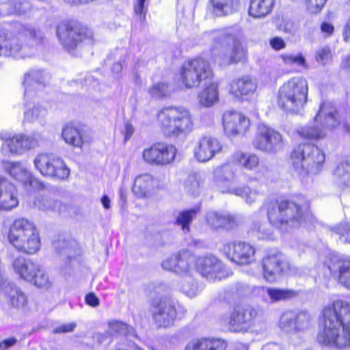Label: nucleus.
<instances>
[{
    "label": "nucleus",
    "mask_w": 350,
    "mask_h": 350,
    "mask_svg": "<svg viewBox=\"0 0 350 350\" xmlns=\"http://www.w3.org/2000/svg\"><path fill=\"white\" fill-rule=\"evenodd\" d=\"M317 340L338 348L350 346V306L347 302L336 300L324 308Z\"/></svg>",
    "instance_id": "obj_1"
},
{
    "label": "nucleus",
    "mask_w": 350,
    "mask_h": 350,
    "mask_svg": "<svg viewBox=\"0 0 350 350\" xmlns=\"http://www.w3.org/2000/svg\"><path fill=\"white\" fill-rule=\"evenodd\" d=\"M250 124V120L239 111L229 110L223 115L224 129L228 136L244 135Z\"/></svg>",
    "instance_id": "obj_18"
},
{
    "label": "nucleus",
    "mask_w": 350,
    "mask_h": 350,
    "mask_svg": "<svg viewBox=\"0 0 350 350\" xmlns=\"http://www.w3.org/2000/svg\"><path fill=\"white\" fill-rule=\"evenodd\" d=\"M336 232L342 237H347L345 241L350 243V223L341 224L336 227Z\"/></svg>",
    "instance_id": "obj_62"
},
{
    "label": "nucleus",
    "mask_w": 350,
    "mask_h": 350,
    "mask_svg": "<svg viewBox=\"0 0 350 350\" xmlns=\"http://www.w3.org/2000/svg\"><path fill=\"white\" fill-rule=\"evenodd\" d=\"M108 333L112 336H130L133 334V327L119 321H112L108 323Z\"/></svg>",
    "instance_id": "obj_48"
},
{
    "label": "nucleus",
    "mask_w": 350,
    "mask_h": 350,
    "mask_svg": "<svg viewBox=\"0 0 350 350\" xmlns=\"http://www.w3.org/2000/svg\"><path fill=\"white\" fill-rule=\"evenodd\" d=\"M253 146L260 151L274 154L282 148V137L281 135L265 124H260Z\"/></svg>",
    "instance_id": "obj_12"
},
{
    "label": "nucleus",
    "mask_w": 350,
    "mask_h": 350,
    "mask_svg": "<svg viewBox=\"0 0 350 350\" xmlns=\"http://www.w3.org/2000/svg\"><path fill=\"white\" fill-rule=\"evenodd\" d=\"M320 124L314 121L313 125H307L300 128L297 132L303 138L319 139L324 137L326 135L325 130L321 126Z\"/></svg>",
    "instance_id": "obj_46"
},
{
    "label": "nucleus",
    "mask_w": 350,
    "mask_h": 350,
    "mask_svg": "<svg viewBox=\"0 0 350 350\" xmlns=\"http://www.w3.org/2000/svg\"><path fill=\"white\" fill-rule=\"evenodd\" d=\"M0 287L4 292L7 301L12 307L20 309L27 305L28 299L26 294L14 284L2 277L0 280Z\"/></svg>",
    "instance_id": "obj_22"
},
{
    "label": "nucleus",
    "mask_w": 350,
    "mask_h": 350,
    "mask_svg": "<svg viewBox=\"0 0 350 350\" xmlns=\"http://www.w3.org/2000/svg\"><path fill=\"white\" fill-rule=\"evenodd\" d=\"M180 288L184 294L191 297L196 296L200 291V287L197 282L193 279L192 275L182 278Z\"/></svg>",
    "instance_id": "obj_49"
},
{
    "label": "nucleus",
    "mask_w": 350,
    "mask_h": 350,
    "mask_svg": "<svg viewBox=\"0 0 350 350\" xmlns=\"http://www.w3.org/2000/svg\"><path fill=\"white\" fill-rule=\"evenodd\" d=\"M180 76L184 85L192 88L201 83L206 84L210 82L213 73L208 62L202 58H196L183 64Z\"/></svg>",
    "instance_id": "obj_10"
},
{
    "label": "nucleus",
    "mask_w": 350,
    "mask_h": 350,
    "mask_svg": "<svg viewBox=\"0 0 350 350\" xmlns=\"http://www.w3.org/2000/svg\"><path fill=\"white\" fill-rule=\"evenodd\" d=\"M220 321L230 332H242L247 329L248 319L245 317L244 308L240 306L234 308L229 314L222 316Z\"/></svg>",
    "instance_id": "obj_26"
},
{
    "label": "nucleus",
    "mask_w": 350,
    "mask_h": 350,
    "mask_svg": "<svg viewBox=\"0 0 350 350\" xmlns=\"http://www.w3.org/2000/svg\"><path fill=\"white\" fill-rule=\"evenodd\" d=\"M202 183V178L199 174L190 175L185 183V187L189 193L193 195L198 193Z\"/></svg>",
    "instance_id": "obj_52"
},
{
    "label": "nucleus",
    "mask_w": 350,
    "mask_h": 350,
    "mask_svg": "<svg viewBox=\"0 0 350 350\" xmlns=\"http://www.w3.org/2000/svg\"><path fill=\"white\" fill-rule=\"evenodd\" d=\"M222 150L220 142L212 137L205 136L200 138L193 150L195 158L200 162H206L213 159L216 154Z\"/></svg>",
    "instance_id": "obj_19"
},
{
    "label": "nucleus",
    "mask_w": 350,
    "mask_h": 350,
    "mask_svg": "<svg viewBox=\"0 0 350 350\" xmlns=\"http://www.w3.org/2000/svg\"><path fill=\"white\" fill-rule=\"evenodd\" d=\"M308 93V82L305 79L292 78L280 88L278 105L286 112L298 113L307 102Z\"/></svg>",
    "instance_id": "obj_7"
},
{
    "label": "nucleus",
    "mask_w": 350,
    "mask_h": 350,
    "mask_svg": "<svg viewBox=\"0 0 350 350\" xmlns=\"http://www.w3.org/2000/svg\"><path fill=\"white\" fill-rule=\"evenodd\" d=\"M8 237L18 251L33 254L40 248L39 231L33 222L26 219H16L10 227Z\"/></svg>",
    "instance_id": "obj_6"
},
{
    "label": "nucleus",
    "mask_w": 350,
    "mask_h": 350,
    "mask_svg": "<svg viewBox=\"0 0 350 350\" xmlns=\"http://www.w3.org/2000/svg\"><path fill=\"white\" fill-rule=\"evenodd\" d=\"M47 79L48 75L40 70H31L27 74L23 82L25 97L28 98L30 96H33L34 90L44 86Z\"/></svg>",
    "instance_id": "obj_31"
},
{
    "label": "nucleus",
    "mask_w": 350,
    "mask_h": 350,
    "mask_svg": "<svg viewBox=\"0 0 350 350\" xmlns=\"http://www.w3.org/2000/svg\"><path fill=\"white\" fill-rule=\"evenodd\" d=\"M232 161L246 170H254L259 165V158L254 153L234 152L231 157Z\"/></svg>",
    "instance_id": "obj_43"
},
{
    "label": "nucleus",
    "mask_w": 350,
    "mask_h": 350,
    "mask_svg": "<svg viewBox=\"0 0 350 350\" xmlns=\"http://www.w3.org/2000/svg\"><path fill=\"white\" fill-rule=\"evenodd\" d=\"M256 88V81L252 77L247 75L234 80L230 84V92L234 96L239 98L253 94Z\"/></svg>",
    "instance_id": "obj_30"
},
{
    "label": "nucleus",
    "mask_w": 350,
    "mask_h": 350,
    "mask_svg": "<svg viewBox=\"0 0 350 350\" xmlns=\"http://www.w3.org/2000/svg\"><path fill=\"white\" fill-rule=\"evenodd\" d=\"M31 96L28 98L25 97L24 120L29 122L42 121L47 115V109L39 104H36L35 102L31 103Z\"/></svg>",
    "instance_id": "obj_35"
},
{
    "label": "nucleus",
    "mask_w": 350,
    "mask_h": 350,
    "mask_svg": "<svg viewBox=\"0 0 350 350\" xmlns=\"http://www.w3.org/2000/svg\"><path fill=\"white\" fill-rule=\"evenodd\" d=\"M325 161L322 150L310 144L297 146L291 154L292 167L300 176L319 173Z\"/></svg>",
    "instance_id": "obj_8"
},
{
    "label": "nucleus",
    "mask_w": 350,
    "mask_h": 350,
    "mask_svg": "<svg viewBox=\"0 0 350 350\" xmlns=\"http://www.w3.org/2000/svg\"><path fill=\"white\" fill-rule=\"evenodd\" d=\"M57 35L62 45L68 50L74 49L79 42L87 38L83 31L77 28H72L64 23L60 24L57 27Z\"/></svg>",
    "instance_id": "obj_24"
},
{
    "label": "nucleus",
    "mask_w": 350,
    "mask_h": 350,
    "mask_svg": "<svg viewBox=\"0 0 350 350\" xmlns=\"http://www.w3.org/2000/svg\"><path fill=\"white\" fill-rule=\"evenodd\" d=\"M196 256L187 250H183L162 262L164 269L183 275H192L196 270Z\"/></svg>",
    "instance_id": "obj_13"
},
{
    "label": "nucleus",
    "mask_w": 350,
    "mask_h": 350,
    "mask_svg": "<svg viewBox=\"0 0 350 350\" xmlns=\"http://www.w3.org/2000/svg\"><path fill=\"white\" fill-rule=\"evenodd\" d=\"M153 318L159 327H168L174 321L176 312L172 303L164 299L154 304L152 309Z\"/></svg>",
    "instance_id": "obj_21"
},
{
    "label": "nucleus",
    "mask_w": 350,
    "mask_h": 350,
    "mask_svg": "<svg viewBox=\"0 0 350 350\" xmlns=\"http://www.w3.org/2000/svg\"><path fill=\"white\" fill-rule=\"evenodd\" d=\"M42 139V136L39 133L33 134L31 136H25L21 135V144L23 151L25 150L33 148L38 145L39 141Z\"/></svg>",
    "instance_id": "obj_53"
},
{
    "label": "nucleus",
    "mask_w": 350,
    "mask_h": 350,
    "mask_svg": "<svg viewBox=\"0 0 350 350\" xmlns=\"http://www.w3.org/2000/svg\"><path fill=\"white\" fill-rule=\"evenodd\" d=\"M262 275L265 280L273 283L290 269L289 262L281 254H269L262 260Z\"/></svg>",
    "instance_id": "obj_16"
},
{
    "label": "nucleus",
    "mask_w": 350,
    "mask_h": 350,
    "mask_svg": "<svg viewBox=\"0 0 350 350\" xmlns=\"http://www.w3.org/2000/svg\"><path fill=\"white\" fill-rule=\"evenodd\" d=\"M278 29L290 35H294L297 31V25L290 20H283L278 25Z\"/></svg>",
    "instance_id": "obj_55"
},
{
    "label": "nucleus",
    "mask_w": 350,
    "mask_h": 350,
    "mask_svg": "<svg viewBox=\"0 0 350 350\" xmlns=\"http://www.w3.org/2000/svg\"><path fill=\"white\" fill-rule=\"evenodd\" d=\"M281 57L286 64H295L305 69L308 68L305 57L301 53L282 55Z\"/></svg>",
    "instance_id": "obj_51"
},
{
    "label": "nucleus",
    "mask_w": 350,
    "mask_h": 350,
    "mask_svg": "<svg viewBox=\"0 0 350 350\" xmlns=\"http://www.w3.org/2000/svg\"><path fill=\"white\" fill-rule=\"evenodd\" d=\"M0 139L5 140L1 146V151L5 155L10 153L21 154L23 149L21 144V135H17L12 137L11 134L8 132H1Z\"/></svg>",
    "instance_id": "obj_41"
},
{
    "label": "nucleus",
    "mask_w": 350,
    "mask_h": 350,
    "mask_svg": "<svg viewBox=\"0 0 350 350\" xmlns=\"http://www.w3.org/2000/svg\"><path fill=\"white\" fill-rule=\"evenodd\" d=\"M213 40L216 61L222 66L238 63L244 59L247 51L239 38L230 30H217L206 33Z\"/></svg>",
    "instance_id": "obj_4"
},
{
    "label": "nucleus",
    "mask_w": 350,
    "mask_h": 350,
    "mask_svg": "<svg viewBox=\"0 0 350 350\" xmlns=\"http://www.w3.org/2000/svg\"><path fill=\"white\" fill-rule=\"evenodd\" d=\"M221 193H228L241 197L246 204L252 205L255 203L261 196L260 191L252 189L247 185L239 187H228L221 188Z\"/></svg>",
    "instance_id": "obj_33"
},
{
    "label": "nucleus",
    "mask_w": 350,
    "mask_h": 350,
    "mask_svg": "<svg viewBox=\"0 0 350 350\" xmlns=\"http://www.w3.org/2000/svg\"><path fill=\"white\" fill-rule=\"evenodd\" d=\"M314 122L325 129H331L340 124V119L335 107L329 102H323L314 117Z\"/></svg>",
    "instance_id": "obj_25"
},
{
    "label": "nucleus",
    "mask_w": 350,
    "mask_h": 350,
    "mask_svg": "<svg viewBox=\"0 0 350 350\" xmlns=\"http://www.w3.org/2000/svg\"><path fill=\"white\" fill-rule=\"evenodd\" d=\"M155 183V179L150 174H140L135 178L133 192L139 198L145 197L150 192Z\"/></svg>",
    "instance_id": "obj_36"
},
{
    "label": "nucleus",
    "mask_w": 350,
    "mask_h": 350,
    "mask_svg": "<svg viewBox=\"0 0 350 350\" xmlns=\"http://www.w3.org/2000/svg\"><path fill=\"white\" fill-rule=\"evenodd\" d=\"M227 343L224 340L213 337H202L188 342L185 350H226Z\"/></svg>",
    "instance_id": "obj_29"
},
{
    "label": "nucleus",
    "mask_w": 350,
    "mask_h": 350,
    "mask_svg": "<svg viewBox=\"0 0 350 350\" xmlns=\"http://www.w3.org/2000/svg\"><path fill=\"white\" fill-rule=\"evenodd\" d=\"M35 207L44 212L59 213L64 211L66 205L49 196H38L33 202Z\"/></svg>",
    "instance_id": "obj_37"
},
{
    "label": "nucleus",
    "mask_w": 350,
    "mask_h": 350,
    "mask_svg": "<svg viewBox=\"0 0 350 350\" xmlns=\"http://www.w3.org/2000/svg\"><path fill=\"white\" fill-rule=\"evenodd\" d=\"M297 312L286 311L282 313L280 319V328L286 332L297 330V322L295 321Z\"/></svg>",
    "instance_id": "obj_47"
},
{
    "label": "nucleus",
    "mask_w": 350,
    "mask_h": 350,
    "mask_svg": "<svg viewBox=\"0 0 350 350\" xmlns=\"http://www.w3.org/2000/svg\"><path fill=\"white\" fill-rule=\"evenodd\" d=\"M204 86L198 95L199 103L203 107H209L218 100V85L212 79Z\"/></svg>",
    "instance_id": "obj_39"
},
{
    "label": "nucleus",
    "mask_w": 350,
    "mask_h": 350,
    "mask_svg": "<svg viewBox=\"0 0 350 350\" xmlns=\"http://www.w3.org/2000/svg\"><path fill=\"white\" fill-rule=\"evenodd\" d=\"M275 0H250L248 14L254 18H264L274 7Z\"/></svg>",
    "instance_id": "obj_38"
},
{
    "label": "nucleus",
    "mask_w": 350,
    "mask_h": 350,
    "mask_svg": "<svg viewBox=\"0 0 350 350\" xmlns=\"http://www.w3.org/2000/svg\"><path fill=\"white\" fill-rule=\"evenodd\" d=\"M177 150L173 145L156 143L143 151V158L148 163L154 165H166L175 159Z\"/></svg>",
    "instance_id": "obj_15"
},
{
    "label": "nucleus",
    "mask_w": 350,
    "mask_h": 350,
    "mask_svg": "<svg viewBox=\"0 0 350 350\" xmlns=\"http://www.w3.org/2000/svg\"><path fill=\"white\" fill-rule=\"evenodd\" d=\"M267 224H261L258 222L253 224V230L258 234L260 239H267L271 234V230L266 227Z\"/></svg>",
    "instance_id": "obj_57"
},
{
    "label": "nucleus",
    "mask_w": 350,
    "mask_h": 350,
    "mask_svg": "<svg viewBox=\"0 0 350 350\" xmlns=\"http://www.w3.org/2000/svg\"><path fill=\"white\" fill-rule=\"evenodd\" d=\"M208 225L213 229H230L239 224V220L233 215L217 212H209L206 215Z\"/></svg>",
    "instance_id": "obj_32"
},
{
    "label": "nucleus",
    "mask_w": 350,
    "mask_h": 350,
    "mask_svg": "<svg viewBox=\"0 0 350 350\" xmlns=\"http://www.w3.org/2000/svg\"><path fill=\"white\" fill-rule=\"evenodd\" d=\"M330 273L338 278L340 282L350 288V260L338 254H333L326 262Z\"/></svg>",
    "instance_id": "obj_20"
},
{
    "label": "nucleus",
    "mask_w": 350,
    "mask_h": 350,
    "mask_svg": "<svg viewBox=\"0 0 350 350\" xmlns=\"http://www.w3.org/2000/svg\"><path fill=\"white\" fill-rule=\"evenodd\" d=\"M310 12L316 13L324 5L326 0H306Z\"/></svg>",
    "instance_id": "obj_58"
},
{
    "label": "nucleus",
    "mask_w": 350,
    "mask_h": 350,
    "mask_svg": "<svg viewBox=\"0 0 350 350\" xmlns=\"http://www.w3.org/2000/svg\"><path fill=\"white\" fill-rule=\"evenodd\" d=\"M309 203L304 198L282 200L268 208L267 216L271 225L298 227L308 217Z\"/></svg>",
    "instance_id": "obj_3"
},
{
    "label": "nucleus",
    "mask_w": 350,
    "mask_h": 350,
    "mask_svg": "<svg viewBox=\"0 0 350 350\" xmlns=\"http://www.w3.org/2000/svg\"><path fill=\"white\" fill-rule=\"evenodd\" d=\"M149 93L154 97L165 96L168 93V86L163 82L157 83L149 89Z\"/></svg>",
    "instance_id": "obj_54"
},
{
    "label": "nucleus",
    "mask_w": 350,
    "mask_h": 350,
    "mask_svg": "<svg viewBox=\"0 0 350 350\" xmlns=\"http://www.w3.org/2000/svg\"><path fill=\"white\" fill-rule=\"evenodd\" d=\"M15 337H11L0 341V350H8L10 347L14 346L17 342Z\"/></svg>",
    "instance_id": "obj_64"
},
{
    "label": "nucleus",
    "mask_w": 350,
    "mask_h": 350,
    "mask_svg": "<svg viewBox=\"0 0 350 350\" xmlns=\"http://www.w3.org/2000/svg\"><path fill=\"white\" fill-rule=\"evenodd\" d=\"M30 3L27 0H8L2 4L1 12L3 15H23L30 10Z\"/></svg>",
    "instance_id": "obj_44"
},
{
    "label": "nucleus",
    "mask_w": 350,
    "mask_h": 350,
    "mask_svg": "<svg viewBox=\"0 0 350 350\" xmlns=\"http://www.w3.org/2000/svg\"><path fill=\"white\" fill-rule=\"evenodd\" d=\"M335 181L342 188L350 189V161L341 162L334 172Z\"/></svg>",
    "instance_id": "obj_45"
},
{
    "label": "nucleus",
    "mask_w": 350,
    "mask_h": 350,
    "mask_svg": "<svg viewBox=\"0 0 350 350\" xmlns=\"http://www.w3.org/2000/svg\"><path fill=\"white\" fill-rule=\"evenodd\" d=\"M269 44L272 49L275 51L283 49L286 46L284 40L278 36L271 38L269 41Z\"/></svg>",
    "instance_id": "obj_63"
},
{
    "label": "nucleus",
    "mask_w": 350,
    "mask_h": 350,
    "mask_svg": "<svg viewBox=\"0 0 350 350\" xmlns=\"http://www.w3.org/2000/svg\"><path fill=\"white\" fill-rule=\"evenodd\" d=\"M196 270L208 280L215 281L226 277L223 263L215 256L197 257Z\"/></svg>",
    "instance_id": "obj_17"
},
{
    "label": "nucleus",
    "mask_w": 350,
    "mask_h": 350,
    "mask_svg": "<svg viewBox=\"0 0 350 350\" xmlns=\"http://www.w3.org/2000/svg\"><path fill=\"white\" fill-rule=\"evenodd\" d=\"M259 293L262 301L267 304L285 301L297 295V293L293 289L276 287H262Z\"/></svg>",
    "instance_id": "obj_27"
},
{
    "label": "nucleus",
    "mask_w": 350,
    "mask_h": 350,
    "mask_svg": "<svg viewBox=\"0 0 350 350\" xmlns=\"http://www.w3.org/2000/svg\"><path fill=\"white\" fill-rule=\"evenodd\" d=\"M12 267L19 278L39 288L49 289L51 286L49 276L38 262L23 256H18L12 260Z\"/></svg>",
    "instance_id": "obj_9"
},
{
    "label": "nucleus",
    "mask_w": 350,
    "mask_h": 350,
    "mask_svg": "<svg viewBox=\"0 0 350 350\" xmlns=\"http://www.w3.org/2000/svg\"><path fill=\"white\" fill-rule=\"evenodd\" d=\"M213 13L217 16L232 14L240 8V0H211Z\"/></svg>",
    "instance_id": "obj_42"
},
{
    "label": "nucleus",
    "mask_w": 350,
    "mask_h": 350,
    "mask_svg": "<svg viewBox=\"0 0 350 350\" xmlns=\"http://www.w3.org/2000/svg\"><path fill=\"white\" fill-rule=\"evenodd\" d=\"M221 250L228 258L239 265H249L255 260V248L245 242L229 241Z\"/></svg>",
    "instance_id": "obj_14"
},
{
    "label": "nucleus",
    "mask_w": 350,
    "mask_h": 350,
    "mask_svg": "<svg viewBox=\"0 0 350 350\" xmlns=\"http://www.w3.org/2000/svg\"><path fill=\"white\" fill-rule=\"evenodd\" d=\"M62 138L67 144L77 148H81L87 142L82 132L78 128L70 124L63 128Z\"/></svg>",
    "instance_id": "obj_40"
},
{
    "label": "nucleus",
    "mask_w": 350,
    "mask_h": 350,
    "mask_svg": "<svg viewBox=\"0 0 350 350\" xmlns=\"http://www.w3.org/2000/svg\"><path fill=\"white\" fill-rule=\"evenodd\" d=\"M332 58L331 51L328 47H323L316 53V60L323 64H327Z\"/></svg>",
    "instance_id": "obj_56"
},
{
    "label": "nucleus",
    "mask_w": 350,
    "mask_h": 350,
    "mask_svg": "<svg viewBox=\"0 0 350 350\" xmlns=\"http://www.w3.org/2000/svg\"><path fill=\"white\" fill-rule=\"evenodd\" d=\"M18 205V191L11 182L0 176V210L10 211Z\"/></svg>",
    "instance_id": "obj_23"
},
{
    "label": "nucleus",
    "mask_w": 350,
    "mask_h": 350,
    "mask_svg": "<svg viewBox=\"0 0 350 350\" xmlns=\"http://www.w3.org/2000/svg\"><path fill=\"white\" fill-rule=\"evenodd\" d=\"M36 167L46 176L64 179L70 174V170L64 161L53 154H40L34 159Z\"/></svg>",
    "instance_id": "obj_11"
},
{
    "label": "nucleus",
    "mask_w": 350,
    "mask_h": 350,
    "mask_svg": "<svg viewBox=\"0 0 350 350\" xmlns=\"http://www.w3.org/2000/svg\"><path fill=\"white\" fill-rule=\"evenodd\" d=\"M42 31L30 24H17L13 31L0 29V55L24 58L42 43Z\"/></svg>",
    "instance_id": "obj_2"
},
{
    "label": "nucleus",
    "mask_w": 350,
    "mask_h": 350,
    "mask_svg": "<svg viewBox=\"0 0 350 350\" xmlns=\"http://www.w3.org/2000/svg\"><path fill=\"white\" fill-rule=\"evenodd\" d=\"M161 131L167 137L188 135L193 129V120L189 109L183 107H166L157 113Z\"/></svg>",
    "instance_id": "obj_5"
},
{
    "label": "nucleus",
    "mask_w": 350,
    "mask_h": 350,
    "mask_svg": "<svg viewBox=\"0 0 350 350\" xmlns=\"http://www.w3.org/2000/svg\"><path fill=\"white\" fill-rule=\"evenodd\" d=\"M320 29L324 37H329L334 32V26L329 22L324 21L321 24Z\"/></svg>",
    "instance_id": "obj_59"
},
{
    "label": "nucleus",
    "mask_w": 350,
    "mask_h": 350,
    "mask_svg": "<svg viewBox=\"0 0 350 350\" xmlns=\"http://www.w3.org/2000/svg\"><path fill=\"white\" fill-rule=\"evenodd\" d=\"M234 164L232 161L228 162L215 170L214 174L218 178L217 187L220 191L221 188L231 187L228 183L236 178L237 169Z\"/></svg>",
    "instance_id": "obj_34"
},
{
    "label": "nucleus",
    "mask_w": 350,
    "mask_h": 350,
    "mask_svg": "<svg viewBox=\"0 0 350 350\" xmlns=\"http://www.w3.org/2000/svg\"><path fill=\"white\" fill-rule=\"evenodd\" d=\"M310 320L309 315L306 312L297 313L295 321L297 322V329L304 328L308 324Z\"/></svg>",
    "instance_id": "obj_60"
},
{
    "label": "nucleus",
    "mask_w": 350,
    "mask_h": 350,
    "mask_svg": "<svg viewBox=\"0 0 350 350\" xmlns=\"http://www.w3.org/2000/svg\"><path fill=\"white\" fill-rule=\"evenodd\" d=\"M146 1V0H137V3L135 5V12L139 16L141 20H144L146 16V8L144 6Z\"/></svg>",
    "instance_id": "obj_61"
},
{
    "label": "nucleus",
    "mask_w": 350,
    "mask_h": 350,
    "mask_svg": "<svg viewBox=\"0 0 350 350\" xmlns=\"http://www.w3.org/2000/svg\"><path fill=\"white\" fill-rule=\"evenodd\" d=\"M6 172L15 180L25 187H34L37 180L33 177L27 167L20 162H8L5 164Z\"/></svg>",
    "instance_id": "obj_28"
},
{
    "label": "nucleus",
    "mask_w": 350,
    "mask_h": 350,
    "mask_svg": "<svg viewBox=\"0 0 350 350\" xmlns=\"http://www.w3.org/2000/svg\"><path fill=\"white\" fill-rule=\"evenodd\" d=\"M196 213L197 210L194 208L180 212L176 216V224L181 226L183 230L189 231V225Z\"/></svg>",
    "instance_id": "obj_50"
}]
</instances>
